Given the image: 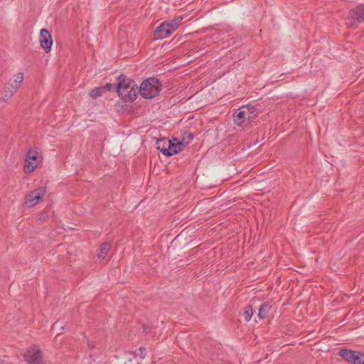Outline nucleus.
Listing matches in <instances>:
<instances>
[{"label":"nucleus","mask_w":364,"mask_h":364,"mask_svg":"<svg viewBox=\"0 0 364 364\" xmlns=\"http://www.w3.org/2000/svg\"><path fill=\"white\" fill-rule=\"evenodd\" d=\"M132 354L135 358H139L140 359H144L146 355V349L143 347H139L136 349L134 351L132 352Z\"/></svg>","instance_id":"f3484780"},{"label":"nucleus","mask_w":364,"mask_h":364,"mask_svg":"<svg viewBox=\"0 0 364 364\" xmlns=\"http://www.w3.org/2000/svg\"><path fill=\"white\" fill-rule=\"evenodd\" d=\"M183 18L182 16H178L171 21H165V22H166V23L168 24V26L173 33L178 28L180 23L181 22Z\"/></svg>","instance_id":"dca6fc26"},{"label":"nucleus","mask_w":364,"mask_h":364,"mask_svg":"<svg viewBox=\"0 0 364 364\" xmlns=\"http://www.w3.org/2000/svg\"><path fill=\"white\" fill-rule=\"evenodd\" d=\"M181 146H183L182 142L178 141L177 143H173L170 141L168 147V151L169 154H166V156H171L172 155L179 153L182 150Z\"/></svg>","instance_id":"9b49d317"},{"label":"nucleus","mask_w":364,"mask_h":364,"mask_svg":"<svg viewBox=\"0 0 364 364\" xmlns=\"http://www.w3.org/2000/svg\"><path fill=\"white\" fill-rule=\"evenodd\" d=\"M272 306L268 302L262 304L259 308L258 317L259 319H264L267 317Z\"/></svg>","instance_id":"f8f14e48"},{"label":"nucleus","mask_w":364,"mask_h":364,"mask_svg":"<svg viewBox=\"0 0 364 364\" xmlns=\"http://www.w3.org/2000/svg\"><path fill=\"white\" fill-rule=\"evenodd\" d=\"M23 80V74L18 73L14 75V80H9L3 88L5 98L9 99L17 91Z\"/></svg>","instance_id":"7ed1b4c3"},{"label":"nucleus","mask_w":364,"mask_h":364,"mask_svg":"<svg viewBox=\"0 0 364 364\" xmlns=\"http://www.w3.org/2000/svg\"><path fill=\"white\" fill-rule=\"evenodd\" d=\"M185 134H186V135H187V137H188V138H189V139H192L193 138V134H191V132H189V133H185Z\"/></svg>","instance_id":"4be33fe9"},{"label":"nucleus","mask_w":364,"mask_h":364,"mask_svg":"<svg viewBox=\"0 0 364 364\" xmlns=\"http://www.w3.org/2000/svg\"><path fill=\"white\" fill-rule=\"evenodd\" d=\"M111 247V244L108 242H103L97 250V257L99 259H105Z\"/></svg>","instance_id":"ddd939ff"},{"label":"nucleus","mask_w":364,"mask_h":364,"mask_svg":"<svg viewBox=\"0 0 364 364\" xmlns=\"http://www.w3.org/2000/svg\"><path fill=\"white\" fill-rule=\"evenodd\" d=\"M173 33L168 24L164 21L154 31V39H164L170 36Z\"/></svg>","instance_id":"9d476101"},{"label":"nucleus","mask_w":364,"mask_h":364,"mask_svg":"<svg viewBox=\"0 0 364 364\" xmlns=\"http://www.w3.org/2000/svg\"><path fill=\"white\" fill-rule=\"evenodd\" d=\"M46 193L45 188L41 187L36 188L26 194L25 197V203L28 207H32L38 204L41 198Z\"/></svg>","instance_id":"423d86ee"},{"label":"nucleus","mask_w":364,"mask_h":364,"mask_svg":"<svg viewBox=\"0 0 364 364\" xmlns=\"http://www.w3.org/2000/svg\"><path fill=\"white\" fill-rule=\"evenodd\" d=\"M23 357L29 364H41L43 360L42 353L36 346H33L28 349Z\"/></svg>","instance_id":"0eeeda50"},{"label":"nucleus","mask_w":364,"mask_h":364,"mask_svg":"<svg viewBox=\"0 0 364 364\" xmlns=\"http://www.w3.org/2000/svg\"><path fill=\"white\" fill-rule=\"evenodd\" d=\"M170 143V140L167 139H160L156 142L157 149L164 155L168 154L169 152L168 151V144Z\"/></svg>","instance_id":"2eb2a0df"},{"label":"nucleus","mask_w":364,"mask_h":364,"mask_svg":"<svg viewBox=\"0 0 364 364\" xmlns=\"http://www.w3.org/2000/svg\"><path fill=\"white\" fill-rule=\"evenodd\" d=\"M161 89V83L156 77H148L143 80L139 88L141 96L146 99H151L156 97Z\"/></svg>","instance_id":"f03ea898"},{"label":"nucleus","mask_w":364,"mask_h":364,"mask_svg":"<svg viewBox=\"0 0 364 364\" xmlns=\"http://www.w3.org/2000/svg\"><path fill=\"white\" fill-rule=\"evenodd\" d=\"M339 355L346 361L352 364H364V353L359 351L341 349Z\"/></svg>","instance_id":"20e7f679"},{"label":"nucleus","mask_w":364,"mask_h":364,"mask_svg":"<svg viewBox=\"0 0 364 364\" xmlns=\"http://www.w3.org/2000/svg\"><path fill=\"white\" fill-rule=\"evenodd\" d=\"M58 323V321L55 322L53 325V328H55Z\"/></svg>","instance_id":"5701e85b"},{"label":"nucleus","mask_w":364,"mask_h":364,"mask_svg":"<svg viewBox=\"0 0 364 364\" xmlns=\"http://www.w3.org/2000/svg\"><path fill=\"white\" fill-rule=\"evenodd\" d=\"M117 92L125 102H133L137 97L139 88L134 80L121 74L117 77Z\"/></svg>","instance_id":"f257e3e1"},{"label":"nucleus","mask_w":364,"mask_h":364,"mask_svg":"<svg viewBox=\"0 0 364 364\" xmlns=\"http://www.w3.org/2000/svg\"><path fill=\"white\" fill-rule=\"evenodd\" d=\"M39 40L41 48L46 53H48L53 44V40L50 33L47 29L42 28L41 30Z\"/></svg>","instance_id":"6e6552de"},{"label":"nucleus","mask_w":364,"mask_h":364,"mask_svg":"<svg viewBox=\"0 0 364 364\" xmlns=\"http://www.w3.org/2000/svg\"><path fill=\"white\" fill-rule=\"evenodd\" d=\"M254 313V310L251 305H247L244 310V316L246 321H250Z\"/></svg>","instance_id":"a211bd4d"},{"label":"nucleus","mask_w":364,"mask_h":364,"mask_svg":"<svg viewBox=\"0 0 364 364\" xmlns=\"http://www.w3.org/2000/svg\"><path fill=\"white\" fill-rule=\"evenodd\" d=\"M349 15L351 19L353 21L350 23L351 26H353L354 23H361L364 22V4H359L353 9Z\"/></svg>","instance_id":"1a4fd4ad"},{"label":"nucleus","mask_w":364,"mask_h":364,"mask_svg":"<svg viewBox=\"0 0 364 364\" xmlns=\"http://www.w3.org/2000/svg\"><path fill=\"white\" fill-rule=\"evenodd\" d=\"M246 119V112L241 109H238L234 114V121L240 126H242Z\"/></svg>","instance_id":"4468645a"},{"label":"nucleus","mask_w":364,"mask_h":364,"mask_svg":"<svg viewBox=\"0 0 364 364\" xmlns=\"http://www.w3.org/2000/svg\"><path fill=\"white\" fill-rule=\"evenodd\" d=\"M101 88H102L103 92L106 91H111L114 90V85L111 83H107L105 85L102 86Z\"/></svg>","instance_id":"aec40b11"},{"label":"nucleus","mask_w":364,"mask_h":364,"mask_svg":"<svg viewBox=\"0 0 364 364\" xmlns=\"http://www.w3.org/2000/svg\"><path fill=\"white\" fill-rule=\"evenodd\" d=\"M151 326H148V325H144L143 326V330L144 332H148L151 330Z\"/></svg>","instance_id":"412c9836"},{"label":"nucleus","mask_w":364,"mask_h":364,"mask_svg":"<svg viewBox=\"0 0 364 364\" xmlns=\"http://www.w3.org/2000/svg\"><path fill=\"white\" fill-rule=\"evenodd\" d=\"M102 93V88H101V87H97L91 90L89 95L92 99H95L98 97H100Z\"/></svg>","instance_id":"6ab92c4d"},{"label":"nucleus","mask_w":364,"mask_h":364,"mask_svg":"<svg viewBox=\"0 0 364 364\" xmlns=\"http://www.w3.org/2000/svg\"><path fill=\"white\" fill-rule=\"evenodd\" d=\"M40 151L38 149H30L26 154L23 171L26 173L32 172L38 166L37 158Z\"/></svg>","instance_id":"39448f33"}]
</instances>
